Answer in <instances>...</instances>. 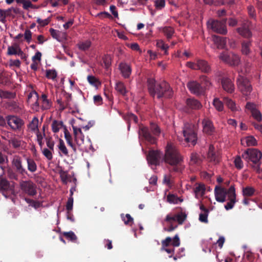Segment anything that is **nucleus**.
I'll return each mask as SVG.
<instances>
[{"mask_svg":"<svg viewBox=\"0 0 262 262\" xmlns=\"http://www.w3.org/2000/svg\"><path fill=\"white\" fill-rule=\"evenodd\" d=\"M164 161L172 167V170L181 171L183 168L182 162L183 158L176 146L171 143H168L165 147Z\"/></svg>","mask_w":262,"mask_h":262,"instance_id":"1","label":"nucleus"},{"mask_svg":"<svg viewBox=\"0 0 262 262\" xmlns=\"http://www.w3.org/2000/svg\"><path fill=\"white\" fill-rule=\"evenodd\" d=\"M187 214L185 212L181 211L177 214L170 212L168 213L162 223L165 227L164 230L170 232L178 227V225H182L186 221Z\"/></svg>","mask_w":262,"mask_h":262,"instance_id":"2","label":"nucleus"},{"mask_svg":"<svg viewBox=\"0 0 262 262\" xmlns=\"http://www.w3.org/2000/svg\"><path fill=\"white\" fill-rule=\"evenodd\" d=\"M147 82L148 91L152 97L156 95L158 98H160L166 95L167 92L171 93L169 84L165 81L158 84L155 79L149 78Z\"/></svg>","mask_w":262,"mask_h":262,"instance_id":"3","label":"nucleus"},{"mask_svg":"<svg viewBox=\"0 0 262 262\" xmlns=\"http://www.w3.org/2000/svg\"><path fill=\"white\" fill-rule=\"evenodd\" d=\"M242 157L246 161L252 163V167L257 173L260 172V160L262 158V153L255 148H249L242 154Z\"/></svg>","mask_w":262,"mask_h":262,"instance_id":"4","label":"nucleus"},{"mask_svg":"<svg viewBox=\"0 0 262 262\" xmlns=\"http://www.w3.org/2000/svg\"><path fill=\"white\" fill-rule=\"evenodd\" d=\"M236 83L239 91L245 96L250 95L252 91V86L249 80L244 75L242 72H239Z\"/></svg>","mask_w":262,"mask_h":262,"instance_id":"5","label":"nucleus"},{"mask_svg":"<svg viewBox=\"0 0 262 262\" xmlns=\"http://www.w3.org/2000/svg\"><path fill=\"white\" fill-rule=\"evenodd\" d=\"M162 247L161 251L166 252L168 254H171L169 257H172V254L174 253V249L173 248H168L170 245L173 247H179L180 245V239L178 234H176L172 238L169 236L167 237L165 239L161 241Z\"/></svg>","mask_w":262,"mask_h":262,"instance_id":"6","label":"nucleus"},{"mask_svg":"<svg viewBox=\"0 0 262 262\" xmlns=\"http://www.w3.org/2000/svg\"><path fill=\"white\" fill-rule=\"evenodd\" d=\"M226 21L227 19L221 21L210 19L207 23V27L215 33L225 35L227 33Z\"/></svg>","mask_w":262,"mask_h":262,"instance_id":"7","label":"nucleus"},{"mask_svg":"<svg viewBox=\"0 0 262 262\" xmlns=\"http://www.w3.org/2000/svg\"><path fill=\"white\" fill-rule=\"evenodd\" d=\"M39 120L37 117L34 116L31 121L28 125V128L31 132H34L36 135V141H37L40 148H42L44 145V142L42 141V137L44 135L41 134L38 128Z\"/></svg>","mask_w":262,"mask_h":262,"instance_id":"8","label":"nucleus"},{"mask_svg":"<svg viewBox=\"0 0 262 262\" xmlns=\"http://www.w3.org/2000/svg\"><path fill=\"white\" fill-rule=\"evenodd\" d=\"M183 136L187 142H190L192 145H195L196 143L197 137L194 129V126L189 123L184 124L183 130Z\"/></svg>","mask_w":262,"mask_h":262,"instance_id":"9","label":"nucleus"},{"mask_svg":"<svg viewBox=\"0 0 262 262\" xmlns=\"http://www.w3.org/2000/svg\"><path fill=\"white\" fill-rule=\"evenodd\" d=\"M73 134L74 136V141L79 150L81 151H86L88 148L85 145L84 136L82 132L81 128L72 125Z\"/></svg>","mask_w":262,"mask_h":262,"instance_id":"10","label":"nucleus"},{"mask_svg":"<svg viewBox=\"0 0 262 262\" xmlns=\"http://www.w3.org/2000/svg\"><path fill=\"white\" fill-rule=\"evenodd\" d=\"M220 60L230 66H236L240 63L239 56L232 52H223L219 56Z\"/></svg>","mask_w":262,"mask_h":262,"instance_id":"11","label":"nucleus"},{"mask_svg":"<svg viewBox=\"0 0 262 262\" xmlns=\"http://www.w3.org/2000/svg\"><path fill=\"white\" fill-rule=\"evenodd\" d=\"M6 120L8 125L14 131L21 130L25 124L24 120L16 116H8Z\"/></svg>","mask_w":262,"mask_h":262,"instance_id":"12","label":"nucleus"},{"mask_svg":"<svg viewBox=\"0 0 262 262\" xmlns=\"http://www.w3.org/2000/svg\"><path fill=\"white\" fill-rule=\"evenodd\" d=\"M21 191L30 196H34L37 194L36 186L31 181H21L19 183Z\"/></svg>","mask_w":262,"mask_h":262,"instance_id":"13","label":"nucleus"},{"mask_svg":"<svg viewBox=\"0 0 262 262\" xmlns=\"http://www.w3.org/2000/svg\"><path fill=\"white\" fill-rule=\"evenodd\" d=\"M14 182L10 183L6 178L0 177V192H2L7 198V196L5 193L7 191L13 193L14 191Z\"/></svg>","mask_w":262,"mask_h":262,"instance_id":"14","label":"nucleus"},{"mask_svg":"<svg viewBox=\"0 0 262 262\" xmlns=\"http://www.w3.org/2000/svg\"><path fill=\"white\" fill-rule=\"evenodd\" d=\"M38 95L35 91H32L28 95L27 102L30 105L32 110L36 112L39 110Z\"/></svg>","mask_w":262,"mask_h":262,"instance_id":"15","label":"nucleus"},{"mask_svg":"<svg viewBox=\"0 0 262 262\" xmlns=\"http://www.w3.org/2000/svg\"><path fill=\"white\" fill-rule=\"evenodd\" d=\"M12 165L15 168L16 171L19 174L24 175L27 173V170L23 165V160L20 156L18 155L13 156L12 160Z\"/></svg>","mask_w":262,"mask_h":262,"instance_id":"16","label":"nucleus"},{"mask_svg":"<svg viewBox=\"0 0 262 262\" xmlns=\"http://www.w3.org/2000/svg\"><path fill=\"white\" fill-rule=\"evenodd\" d=\"M228 202L225 205V208L227 210L231 209L234 206L236 202L235 190L234 186H231L228 190Z\"/></svg>","mask_w":262,"mask_h":262,"instance_id":"17","label":"nucleus"},{"mask_svg":"<svg viewBox=\"0 0 262 262\" xmlns=\"http://www.w3.org/2000/svg\"><path fill=\"white\" fill-rule=\"evenodd\" d=\"M187 86L190 92L195 95H202L205 92V88L200 83L195 81L189 82Z\"/></svg>","mask_w":262,"mask_h":262,"instance_id":"18","label":"nucleus"},{"mask_svg":"<svg viewBox=\"0 0 262 262\" xmlns=\"http://www.w3.org/2000/svg\"><path fill=\"white\" fill-rule=\"evenodd\" d=\"M7 54L9 56L17 55L20 56L21 59L27 58L26 54L21 50L19 45L15 43L8 47Z\"/></svg>","mask_w":262,"mask_h":262,"instance_id":"19","label":"nucleus"},{"mask_svg":"<svg viewBox=\"0 0 262 262\" xmlns=\"http://www.w3.org/2000/svg\"><path fill=\"white\" fill-rule=\"evenodd\" d=\"M139 135L140 137H143L146 141L148 142L154 144L156 143V138L154 135L150 134V130L145 126H141L139 130Z\"/></svg>","mask_w":262,"mask_h":262,"instance_id":"20","label":"nucleus"},{"mask_svg":"<svg viewBox=\"0 0 262 262\" xmlns=\"http://www.w3.org/2000/svg\"><path fill=\"white\" fill-rule=\"evenodd\" d=\"M246 108L251 112L252 117L258 122L262 121V115L260 111L256 108V105L254 103L247 102Z\"/></svg>","mask_w":262,"mask_h":262,"instance_id":"21","label":"nucleus"},{"mask_svg":"<svg viewBox=\"0 0 262 262\" xmlns=\"http://www.w3.org/2000/svg\"><path fill=\"white\" fill-rule=\"evenodd\" d=\"M214 194L216 200L219 202L223 203L226 201L228 196V190L220 186H216L214 189Z\"/></svg>","mask_w":262,"mask_h":262,"instance_id":"22","label":"nucleus"},{"mask_svg":"<svg viewBox=\"0 0 262 262\" xmlns=\"http://www.w3.org/2000/svg\"><path fill=\"white\" fill-rule=\"evenodd\" d=\"M161 153L158 150H151L147 156V160L149 164L154 165L159 164Z\"/></svg>","mask_w":262,"mask_h":262,"instance_id":"23","label":"nucleus"},{"mask_svg":"<svg viewBox=\"0 0 262 262\" xmlns=\"http://www.w3.org/2000/svg\"><path fill=\"white\" fill-rule=\"evenodd\" d=\"M207 159L209 162H213L214 164L218 163L220 162V154L215 151L214 147L212 145L209 146L207 154Z\"/></svg>","mask_w":262,"mask_h":262,"instance_id":"24","label":"nucleus"},{"mask_svg":"<svg viewBox=\"0 0 262 262\" xmlns=\"http://www.w3.org/2000/svg\"><path fill=\"white\" fill-rule=\"evenodd\" d=\"M186 105L188 108L198 110L202 107L201 103L193 98H188L186 100Z\"/></svg>","mask_w":262,"mask_h":262,"instance_id":"25","label":"nucleus"},{"mask_svg":"<svg viewBox=\"0 0 262 262\" xmlns=\"http://www.w3.org/2000/svg\"><path fill=\"white\" fill-rule=\"evenodd\" d=\"M119 69L122 76L125 78H128L132 73V69L128 64L122 62L119 64Z\"/></svg>","mask_w":262,"mask_h":262,"instance_id":"26","label":"nucleus"},{"mask_svg":"<svg viewBox=\"0 0 262 262\" xmlns=\"http://www.w3.org/2000/svg\"><path fill=\"white\" fill-rule=\"evenodd\" d=\"M237 32L243 37L250 38L252 36V33L249 28L248 25L243 24L241 27L236 29Z\"/></svg>","mask_w":262,"mask_h":262,"instance_id":"27","label":"nucleus"},{"mask_svg":"<svg viewBox=\"0 0 262 262\" xmlns=\"http://www.w3.org/2000/svg\"><path fill=\"white\" fill-rule=\"evenodd\" d=\"M222 84L223 89L228 93H232L235 90L234 85L229 78H224L222 80Z\"/></svg>","mask_w":262,"mask_h":262,"instance_id":"28","label":"nucleus"},{"mask_svg":"<svg viewBox=\"0 0 262 262\" xmlns=\"http://www.w3.org/2000/svg\"><path fill=\"white\" fill-rule=\"evenodd\" d=\"M8 143L14 149L23 148L25 142L20 138L16 137L11 138L8 140Z\"/></svg>","mask_w":262,"mask_h":262,"instance_id":"29","label":"nucleus"},{"mask_svg":"<svg viewBox=\"0 0 262 262\" xmlns=\"http://www.w3.org/2000/svg\"><path fill=\"white\" fill-rule=\"evenodd\" d=\"M204 133L211 135L214 132V128L212 122L208 119H204L202 122Z\"/></svg>","mask_w":262,"mask_h":262,"instance_id":"30","label":"nucleus"},{"mask_svg":"<svg viewBox=\"0 0 262 262\" xmlns=\"http://www.w3.org/2000/svg\"><path fill=\"white\" fill-rule=\"evenodd\" d=\"M212 40L218 49H223L226 44V38L216 35L212 36Z\"/></svg>","mask_w":262,"mask_h":262,"instance_id":"31","label":"nucleus"},{"mask_svg":"<svg viewBox=\"0 0 262 262\" xmlns=\"http://www.w3.org/2000/svg\"><path fill=\"white\" fill-rule=\"evenodd\" d=\"M159 30L166 36L168 40L171 39L175 33L173 28L170 26L160 27Z\"/></svg>","mask_w":262,"mask_h":262,"instance_id":"32","label":"nucleus"},{"mask_svg":"<svg viewBox=\"0 0 262 262\" xmlns=\"http://www.w3.org/2000/svg\"><path fill=\"white\" fill-rule=\"evenodd\" d=\"M198 70H201L204 73H208L210 71V67L208 62L202 59L197 60Z\"/></svg>","mask_w":262,"mask_h":262,"instance_id":"33","label":"nucleus"},{"mask_svg":"<svg viewBox=\"0 0 262 262\" xmlns=\"http://www.w3.org/2000/svg\"><path fill=\"white\" fill-rule=\"evenodd\" d=\"M224 103L226 104L227 106L232 111L236 112L240 110L239 106H236L235 102L232 99L225 97L224 98Z\"/></svg>","mask_w":262,"mask_h":262,"instance_id":"34","label":"nucleus"},{"mask_svg":"<svg viewBox=\"0 0 262 262\" xmlns=\"http://www.w3.org/2000/svg\"><path fill=\"white\" fill-rule=\"evenodd\" d=\"M205 190L206 188L204 184L202 183L196 184L193 190L195 197L198 198L199 197L202 196L205 193Z\"/></svg>","mask_w":262,"mask_h":262,"instance_id":"35","label":"nucleus"},{"mask_svg":"<svg viewBox=\"0 0 262 262\" xmlns=\"http://www.w3.org/2000/svg\"><path fill=\"white\" fill-rule=\"evenodd\" d=\"M200 209L203 212L200 214L199 215V221L201 222L207 223L208 221V216L209 214V211L207 209H206L203 205H201L200 206Z\"/></svg>","mask_w":262,"mask_h":262,"instance_id":"36","label":"nucleus"},{"mask_svg":"<svg viewBox=\"0 0 262 262\" xmlns=\"http://www.w3.org/2000/svg\"><path fill=\"white\" fill-rule=\"evenodd\" d=\"M40 100L41 101L40 107L43 110H48L51 107L52 102L47 98V96L46 94L41 95Z\"/></svg>","mask_w":262,"mask_h":262,"instance_id":"37","label":"nucleus"},{"mask_svg":"<svg viewBox=\"0 0 262 262\" xmlns=\"http://www.w3.org/2000/svg\"><path fill=\"white\" fill-rule=\"evenodd\" d=\"M241 143L244 146H251L257 144L256 139L253 136H248L241 139Z\"/></svg>","mask_w":262,"mask_h":262,"instance_id":"38","label":"nucleus"},{"mask_svg":"<svg viewBox=\"0 0 262 262\" xmlns=\"http://www.w3.org/2000/svg\"><path fill=\"white\" fill-rule=\"evenodd\" d=\"M58 148L60 151V155L61 156H64L65 157H69V151L67 149L64 141L62 139H59Z\"/></svg>","mask_w":262,"mask_h":262,"instance_id":"39","label":"nucleus"},{"mask_svg":"<svg viewBox=\"0 0 262 262\" xmlns=\"http://www.w3.org/2000/svg\"><path fill=\"white\" fill-rule=\"evenodd\" d=\"M64 137L68 145L72 148L74 152L76 153L77 151L76 146L73 143L72 137L70 133L67 130L64 131Z\"/></svg>","mask_w":262,"mask_h":262,"instance_id":"40","label":"nucleus"},{"mask_svg":"<svg viewBox=\"0 0 262 262\" xmlns=\"http://www.w3.org/2000/svg\"><path fill=\"white\" fill-rule=\"evenodd\" d=\"M252 45L251 41H244L242 43V53L246 55H249L251 52L250 47Z\"/></svg>","mask_w":262,"mask_h":262,"instance_id":"41","label":"nucleus"},{"mask_svg":"<svg viewBox=\"0 0 262 262\" xmlns=\"http://www.w3.org/2000/svg\"><path fill=\"white\" fill-rule=\"evenodd\" d=\"M28 169L31 172H34L37 170V165L34 160L30 158L26 159Z\"/></svg>","mask_w":262,"mask_h":262,"instance_id":"42","label":"nucleus"},{"mask_svg":"<svg viewBox=\"0 0 262 262\" xmlns=\"http://www.w3.org/2000/svg\"><path fill=\"white\" fill-rule=\"evenodd\" d=\"M115 90L122 95H125L127 93L126 89L124 84L121 81H118L116 83Z\"/></svg>","mask_w":262,"mask_h":262,"instance_id":"43","label":"nucleus"},{"mask_svg":"<svg viewBox=\"0 0 262 262\" xmlns=\"http://www.w3.org/2000/svg\"><path fill=\"white\" fill-rule=\"evenodd\" d=\"M40 149L42 151V155L46 158V159L48 160H52L53 159V155L54 152V149H53V150L49 148H42Z\"/></svg>","mask_w":262,"mask_h":262,"instance_id":"44","label":"nucleus"},{"mask_svg":"<svg viewBox=\"0 0 262 262\" xmlns=\"http://www.w3.org/2000/svg\"><path fill=\"white\" fill-rule=\"evenodd\" d=\"M88 81L93 86L98 88L101 84L98 78L92 75H89L87 77Z\"/></svg>","mask_w":262,"mask_h":262,"instance_id":"45","label":"nucleus"},{"mask_svg":"<svg viewBox=\"0 0 262 262\" xmlns=\"http://www.w3.org/2000/svg\"><path fill=\"white\" fill-rule=\"evenodd\" d=\"M150 130L156 138L159 136L161 133L160 128L157 124L154 123H150Z\"/></svg>","mask_w":262,"mask_h":262,"instance_id":"46","label":"nucleus"},{"mask_svg":"<svg viewBox=\"0 0 262 262\" xmlns=\"http://www.w3.org/2000/svg\"><path fill=\"white\" fill-rule=\"evenodd\" d=\"M63 123L62 121H59L56 120H53L52 123L51 128L54 133H58L62 127Z\"/></svg>","mask_w":262,"mask_h":262,"instance_id":"47","label":"nucleus"},{"mask_svg":"<svg viewBox=\"0 0 262 262\" xmlns=\"http://www.w3.org/2000/svg\"><path fill=\"white\" fill-rule=\"evenodd\" d=\"M44 138L45 139L46 144L47 147V148H50L53 150V149H54L55 142L52 137L48 135L44 137Z\"/></svg>","mask_w":262,"mask_h":262,"instance_id":"48","label":"nucleus"},{"mask_svg":"<svg viewBox=\"0 0 262 262\" xmlns=\"http://www.w3.org/2000/svg\"><path fill=\"white\" fill-rule=\"evenodd\" d=\"M255 192V189L252 187L247 186L243 188L242 193L244 196H251Z\"/></svg>","mask_w":262,"mask_h":262,"instance_id":"49","label":"nucleus"},{"mask_svg":"<svg viewBox=\"0 0 262 262\" xmlns=\"http://www.w3.org/2000/svg\"><path fill=\"white\" fill-rule=\"evenodd\" d=\"M91 46V42L90 40L81 41L77 44L78 48L82 51L88 50Z\"/></svg>","mask_w":262,"mask_h":262,"instance_id":"50","label":"nucleus"},{"mask_svg":"<svg viewBox=\"0 0 262 262\" xmlns=\"http://www.w3.org/2000/svg\"><path fill=\"white\" fill-rule=\"evenodd\" d=\"M201 84L205 88V90L209 89L211 85V83L210 82L208 78L205 76H202L200 77Z\"/></svg>","mask_w":262,"mask_h":262,"instance_id":"51","label":"nucleus"},{"mask_svg":"<svg viewBox=\"0 0 262 262\" xmlns=\"http://www.w3.org/2000/svg\"><path fill=\"white\" fill-rule=\"evenodd\" d=\"M25 200L30 206L35 209H37L42 205V203L38 201H34L28 198H25Z\"/></svg>","mask_w":262,"mask_h":262,"instance_id":"52","label":"nucleus"},{"mask_svg":"<svg viewBox=\"0 0 262 262\" xmlns=\"http://www.w3.org/2000/svg\"><path fill=\"white\" fill-rule=\"evenodd\" d=\"M213 105L217 111L221 112L224 110L223 103L219 98L214 99Z\"/></svg>","mask_w":262,"mask_h":262,"instance_id":"53","label":"nucleus"},{"mask_svg":"<svg viewBox=\"0 0 262 262\" xmlns=\"http://www.w3.org/2000/svg\"><path fill=\"white\" fill-rule=\"evenodd\" d=\"M201 162L200 156L196 153H192L190 157V162L192 164H199Z\"/></svg>","mask_w":262,"mask_h":262,"instance_id":"54","label":"nucleus"},{"mask_svg":"<svg viewBox=\"0 0 262 262\" xmlns=\"http://www.w3.org/2000/svg\"><path fill=\"white\" fill-rule=\"evenodd\" d=\"M157 47L160 48L161 50L165 51V54H167V51L169 48L168 45L165 44L164 41L162 39H159L157 41Z\"/></svg>","mask_w":262,"mask_h":262,"instance_id":"55","label":"nucleus"},{"mask_svg":"<svg viewBox=\"0 0 262 262\" xmlns=\"http://www.w3.org/2000/svg\"><path fill=\"white\" fill-rule=\"evenodd\" d=\"M179 201L182 202V200H180L176 195L174 194H168L167 196V201L170 204H177Z\"/></svg>","mask_w":262,"mask_h":262,"instance_id":"56","label":"nucleus"},{"mask_svg":"<svg viewBox=\"0 0 262 262\" xmlns=\"http://www.w3.org/2000/svg\"><path fill=\"white\" fill-rule=\"evenodd\" d=\"M62 234L65 237L72 242H75L77 239V237L75 233L72 231L64 232Z\"/></svg>","mask_w":262,"mask_h":262,"instance_id":"57","label":"nucleus"},{"mask_svg":"<svg viewBox=\"0 0 262 262\" xmlns=\"http://www.w3.org/2000/svg\"><path fill=\"white\" fill-rule=\"evenodd\" d=\"M46 75L48 78L55 80L57 77V73L55 70H47Z\"/></svg>","mask_w":262,"mask_h":262,"instance_id":"58","label":"nucleus"},{"mask_svg":"<svg viewBox=\"0 0 262 262\" xmlns=\"http://www.w3.org/2000/svg\"><path fill=\"white\" fill-rule=\"evenodd\" d=\"M121 218L125 225H132L133 223V219L129 214H126L125 215L122 214Z\"/></svg>","mask_w":262,"mask_h":262,"instance_id":"59","label":"nucleus"},{"mask_svg":"<svg viewBox=\"0 0 262 262\" xmlns=\"http://www.w3.org/2000/svg\"><path fill=\"white\" fill-rule=\"evenodd\" d=\"M23 8L25 10H28L29 8L37 9L38 7L33 5L31 1L29 0H25L23 3Z\"/></svg>","mask_w":262,"mask_h":262,"instance_id":"60","label":"nucleus"},{"mask_svg":"<svg viewBox=\"0 0 262 262\" xmlns=\"http://www.w3.org/2000/svg\"><path fill=\"white\" fill-rule=\"evenodd\" d=\"M49 32L53 38L56 39L58 41L60 40L59 36L60 32L59 31L55 30L53 28H50L49 30Z\"/></svg>","mask_w":262,"mask_h":262,"instance_id":"61","label":"nucleus"},{"mask_svg":"<svg viewBox=\"0 0 262 262\" xmlns=\"http://www.w3.org/2000/svg\"><path fill=\"white\" fill-rule=\"evenodd\" d=\"M51 21V18L50 17H48L47 19H42L40 18H37L36 21L37 23L41 26V27H45L47 25H48Z\"/></svg>","mask_w":262,"mask_h":262,"instance_id":"62","label":"nucleus"},{"mask_svg":"<svg viewBox=\"0 0 262 262\" xmlns=\"http://www.w3.org/2000/svg\"><path fill=\"white\" fill-rule=\"evenodd\" d=\"M60 178L62 182L65 184L71 181L70 176L66 172H63L60 174Z\"/></svg>","mask_w":262,"mask_h":262,"instance_id":"63","label":"nucleus"},{"mask_svg":"<svg viewBox=\"0 0 262 262\" xmlns=\"http://www.w3.org/2000/svg\"><path fill=\"white\" fill-rule=\"evenodd\" d=\"M155 6L157 9L161 10L165 6V0H156L155 1Z\"/></svg>","mask_w":262,"mask_h":262,"instance_id":"64","label":"nucleus"}]
</instances>
